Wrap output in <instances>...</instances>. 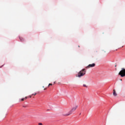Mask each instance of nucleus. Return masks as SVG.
<instances>
[{
    "instance_id": "f257e3e1",
    "label": "nucleus",
    "mask_w": 125,
    "mask_h": 125,
    "mask_svg": "<svg viewBox=\"0 0 125 125\" xmlns=\"http://www.w3.org/2000/svg\"><path fill=\"white\" fill-rule=\"evenodd\" d=\"M78 106L77 105H76L74 106L71 110L69 111L68 112H67V111L65 110L64 111L62 112V116H65V117H67L68 116H70V115H71V114L73 113V112H75L76 110H77V108H78Z\"/></svg>"
},
{
    "instance_id": "f03ea898",
    "label": "nucleus",
    "mask_w": 125,
    "mask_h": 125,
    "mask_svg": "<svg viewBox=\"0 0 125 125\" xmlns=\"http://www.w3.org/2000/svg\"><path fill=\"white\" fill-rule=\"evenodd\" d=\"M85 73H86V70L85 69H83L81 70L79 73L78 75H76V77H78V78H81V77H83L84 75H85Z\"/></svg>"
},
{
    "instance_id": "7ed1b4c3",
    "label": "nucleus",
    "mask_w": 125,
    "mask_h": 125,
    "mask_svg": "<svg viewBox=\"0 0 125 125\" xmlns=\"http://www.w3.org/2000/svg\"><path fill=\"white\" fill-rule=\"evenodd\" d=\"M119 75L122 77H125V69L122 68V70L119 72Z\"/></svg>"
},
{
    "instance_id": "20e7f679",
    "label": "nucleus",
    "mask_w": 125,
    "mask_h": 125,
    "mask_svg": "<svg viewBox=\"0 0 125 125\" xmlns=\"http://www.w3.org/2000/svg\"><path fill=\"white\" fill-rule=\"evenodd\" d=\"M93 67H95V63L90 64L85 68L86 69H89V68H93Z\"/></svg>"
},
{
    "instance_id": "39448f33",
    "label": "nucleus",
    "mask_w": 125,
    "mask_h": 125,
    "mask_svg": "<svg viewBox=\"0 0 125 125\" xmlns=\"http://www.w3.org/2000/svg\"><path fill=\"white\" fill-rule=\"evenodd\" d=\"M113 95L114 96H117V93L116 92V90L115 89L113 90Z\"/></svg>"
},
{
    "instance_id": "423d86ee",
    "label": "nucleus",
    "mask_w": 125,
    "mask_h": 125,
    "mask_svg": "<svg viewBox=\"0 0 125 125\" xmlns=\"http://www.w3.org/2000/svg\"><path fill=\"white\" fill-rule=\"evenodd\" d=\"M20 40H21V42L24 41V39L22 37H20Z\"/></svg>"
},
{
    "instance_id": "0eeeda50",
    "label": "nucleus",
    "mask_w": 125,
    "mask_h": 125,
    "mask_svg": "<svg viewBox=\"0 0 125 125\" xmlns=\"http://www.w3.org/2000/svg\"><path fill=\"white\" fill-rule=\"evenodd\" d=\"M25 100V99L24 98H22L21 99H20V102H21V101H24Z\"/></svg>"
},
{
    "instance_id": "6e6552de",
    "label": "nucleus",
    "mask_w": 125,
    "mask_h": 125,
    "mask_svg": "<svg viewBox=\"0 0 125 125\" xmlns=\"http://www.w3.org/2000/svg\"><path fill=\"white\" fill-rule=\"evenodd\" d=\"M83 86H84V87H87V86H86V85L85 84H84L83 85Z\"/></svg>"
},
{
    "instance_id": "1a4fd4ad",
    "label": "nucleus",
    "mask_w": 125,
    "mask_h": 125,
    "mask_svg": "<svg viewBox=\"0 0 125 125\" xmlns=\"http://www.w3.org/2000/svg\"><path fill=\"white\" fill-rule=\"evenodd\" d=\"M24 98V100H26V99H27V98H28V97H25V98Z\"/></svg>"
},
{
    "instance_id": "9d476101",
    "label": "nucleus",
    "mask_w": 125,
    "mask_h": 125,
    "mask_svg": "<svg viewBox=\"0 0 125 125\" xmlns=\"http://www.w3.org/2000/svg\"><path fill=\"white\" fill-rule=\"evenodd\" d=\"M49 85H52V83H49L48 86H49Z\"/></svg>"
},
{
    "instance_id": "9b49d317",
    "label": "nucleus",
    "mask_w": 125,
    "mask_h": 125,
    "mask_svg": "<svg viewBox=\"0 0 125 125\" xmlns=\"http://www.w3.org/2000/svg\"><path fill=\"white\" fill-rule=\"evenodd\" d=\"M37 95V93H35V94H33L32 95Z\"/></svg>"
},
{
    "instance_id": "f8f14e48",
    "label": "nucleus",
    "mask_w": 125,
    "mask_h": 125,
    "mask_svg": "<svg viewBox=\"0 0 125 125\" xmlns=\"http://www.w3.org/2000/svg\"><path fill=\"white\" fill-rule=\"evenodd\" d=\"M3 66V65H2V66H0V68H2Z\"/></svg>"
},
{
    "instance_id": "ddd939ff",
    "label": "nucleus",
    "mask_w": 125,
    "mask_h": 125,
    "mask_svg": "<svg viewBox=\"0 0 125 125\" xmlns=\"http://www.w3.org/2000/svg\"><path fill=\"white\" fill-rule=\"evenodd\" d=\"M29 97H30V98H32V95L29 96Z\"/></svg>"
},
{
    "instance_id": "4468645a",
    "label": "nucleus",
    "mask_w": 125,
    "mask_h": 125,
    "mask_svg": "<svg viewBox=\"0 0 125 125\" xmlns=\"http://www.w3.org/2000/svg\"><path fill=\"white\" fill-rule=\"evenodd\" d=\"M45 89H46V88H44V90H45Z\"/></svg>"
},
{
    "instance_id": "2eb2a0df",
    "label": "nucleus",
    "mask_w": 125,
    "mask_h": 125,
    "mask_svg": "<svg viewBox=\"0 0 125 125\" xmlns=\"http://www.w3.org/2000/svg\"><path fill=\"white\" fill-rule=\"evenodd\" d=\"M78 47H80V45H79V46H78Z\"/></svg>"
},
{
    "instance_id": "dca6fc26",
    "label": "nucleus",
    "mask_w": 125,
    "mask_h": 125,
    "mask_svg": "<svg viewBox=\"0 0 125 125\" xmlns=\"http://www.w3.org/2000/svg\"><path fill=\"white\" fill-rule=\"evenodd\" d=\"M42 87H44V86H43Z\"/></svg>"
}]
</instances>
